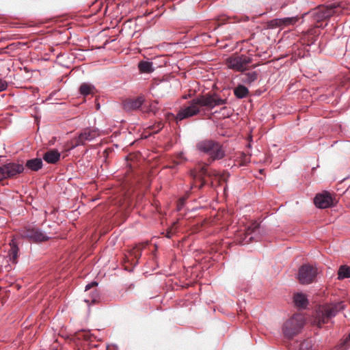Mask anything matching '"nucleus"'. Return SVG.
<instances>
[{"label": "nucleus", "instance_id": "f257e3e1", "mask_svg": "<svg viewBox=\"0 0 350 350\" xmlns=\"http://www.w3.org/2000/svg\"><path fill=\"white\" fill-rule=\"evenodd\" d=\"M344 308L345 304L342 301L332 302L320 306L316 310L314 324L321 327L323 324L328 323Z\"/></svg>", "mask_w": 350, "mask_h": 350}, {"label": "nucleus", "instance_id": "f03ea898", "mask_svg": "<svg viewBox=\"0 0 350 350\" xmlns=\"http://www.w3.org/2000/svg\"><path fill=\"white\" fill-rule=\"evenodd\" d=\"M196 150L201 154L208 155L213 160L221 159L225 152L221 146L217 142L211 139H204L196 144Z\"/></svg>", "mask_w": 350, "mask_h": 350}, {"label": "nucleus", "instance_id": "7ed1b4c3", "mask_svg": "<svg viewBox=\"0 0 350 350\" xmlns=\"http://www.w3.org/2000/svg\"><path fill=\"white\" fill-rule=\"evenodd\" d=\"M305 319L301 314H295L286 320L282 326L284 336L291 339L297 334L303 328Z\"/></svg>", "mask_w": 350, "mask_h": 350}, {"label": "nucleus", "instance_id": "20e7f679", "mask_svg": "<svg viewBox=\"0 0 350 350\" xmlns=\"http://www.w3.org/2000/svg\"><path fill=\"white\" fill-rule=\"evenodd\" d=\"M226 62L228 68L235 72H244L252 62V58L245 55H232Z\"/></svg>", "mask_w": 350, "mask_h": 350}, {"label": "nucleus", "instance_id": "39448f33", "mask_svg": "<svg viewBox=\"0 0 350 350\" xmlns=\"http://www.w3.org/2000/svg\"><path fill=\"white\" fill-rule=\"evenodd\" d=\"M319 270L315 265L304 264L300 267L297 273V279L302 284H309L314 282Z\"/></svg>", "mask_w": 350, "mask_h": 350}, {"label": "nucleus", "instance_id": "423d86ee", "mask_svg": "<svg viewBox=\"0 0 350 350\" xmlns=\"http://www.w3.org/2000/svg\"><path fill=\"white\" fill-rule=\"evenodd\" d=\"M198 107L211 110L217 106L222 105L226 100L219 97L216 94H206L195 98Z\"/></svg>", "mask_w": 350, "mask_h": 350}, {"label": "nucleus", "instance_id": "0eeeda50", "mask_svg": "<svg viewBox=\"0 0 350 350\" xmlns=\"http://www.w3.org/2000/svg\"><path fill=\"white\" fill-rule=\"evenodd\" d=\"M243 235V238L238 240L239 243L242 245L249 244L252 241H259L260 239V224L257 221L252 222L246 228Z\"/></svg>", "mask_w": 350, "mask_h": 350}, {"label": "nucleus", "instance_id": "6e6552de", "mask_svg": "<svg viewBox=\"0 0 350 350\" xmlns=\"http://www.w3.org/2000/svg\"><path fill=\"white\" fill-rule=\"evenodd\" d=\"M21 236L35 242L47 241L50 237L38 228H27L21 233Z\"/></svg>", "mask_w": 350, "mask_h": 350}, {"label": "nucleus", "instance_id": "1a4fd4ad", "mask_svg": "<svg viewBox=\"0 0 350 350\" xmlns=\"http://www.w3.org/2000/svg\"><path fill=\"white\" fill-rule=\"evenodd\" d=\"M200 112V108L195 100L193 99L189 102V105L180 109L176 115V120H183L186 118L194 116Z\"/></svg>", "mask_w": 350, "mask_h": 350}, {"label": "nucleus", "instance_id": "9d476101", "mask_svg": "<svg viewBox=\"0 0 350 350\" xmlns=\"http://www.w3.org/2000/svg\"><path fill=\"white\" fill-rule=\"evenodd\" d=\"M298 20L297 16L274 18L268 22L267 27L270 29L287 27L294 25Z\"/></svg>", "mask_w": 350, "mask_h": 350}, {"label": "nucleus", "instance_id": "9b49d317", "mask_svg": "<svg viewBox=\"0 0 350 350\" xmlns=\"http://www.w3.org/2000/svg\"><path fill=\"white\" fill-rule=\"evenodd\" d=\"M314 203L318 208H326L332 205L333 199L329 192L325 191L322 193H319L315 196Z\"/></svg>", "mask_w": 350, "mask_h": 350}, {"label": "nucleus", "instance_id": "f8f14e48", "mask_svg": "<svg viewBox=\"0 0 350 350\" xmlns=\"http://www.w3.org/2000/svg\"><path fill=\"white\" fill-rule=\"evenodd\" d=\"M144 97L142 96L135 98L126 99L123 102V108L126 111L138 109L144 103Z\"/></svg>", "mask_w": 350, "mask_h": 350}, {"label": "nucleus", "instance_id": "ddd939ff", "mask_svg": "<svg viewBox=\"0 0 350 350\" xmlns=\"http://www.w3.org/2000/svg\"><path fill=\"white\" fill-rule=\"evenodd\" d=\"M99 135L98 131L94 129L84 130L79 136V144H83L86 141H92Z\"/></svg>", "mask_w": 350, "mask_h": 350}, {"label": "nucleus", "instance_id": "4468645a", "mask_svg": "<svg viewBox=\"0 0 350 350\" xmlns=\"http://www.w3.org/2000/svg\"><path fill=\"white\" fill-rule=\"evenodd\" d=\"M7 168V172H8L10 178L14 177L17 174H19L23 172L25 168L22 164L16 163H8L5 164Z\"/></svg>", "mask_w": 350, "mask_h": 350}, {"label": "nucleus", "instance_id": "2eb2a0df", "mask_svg": "<svg viewBox=\"0 0 350 350\" xmlns=\"http://www.w3.org/2000/svg\"><path fill=\"white\" fill-rule=\"evenodd\" d=\"M60 152L57 150H51L46 152L44 156L43 159L48 163H55L60 159Z\"/></svg>", "mask_w": 350, "mask_h": 350}, {"label": "nucleus", "instance_id": "dca6fc26", "mask_svg": "<svg viewBox=\"0 0 350 350\" xmlns=\"http://www.w3.org/2000/svg\"><path fill=\"white\" fill-rule=\"evenodd\" d=\"M42 160L40 158L27 160L25 163V166L28 170L34 172H37L40 170L42 167Z\"/></svg>", "mask_w": 350, "mask_h": 350}, {"label": "nucleus", "instance_id": "f3484780", "mask_svg": "<svg viewBox=\"0 0 350 350\" xmlns=\"http://www.w3.org/2000/svg\"><path fill=\"white\" fill-rule=\"evenodd\" d=\"M337 6L335 5V4H332L329 6H326V7H321L319 9V18H329L331 16H332L334 14V9L336 8Z\"/></svg>", "mask_w": 350, "mask_h": 350}, {"label": "nucleus", "instance_id": "a211bd4d", "mask_svg": "<svg viewBox=\"0 0 350 350\" xmlns=\"http://www.w3.org/2000/svg\"><path fill=\"white\" fill-rule=\"evenodd\" d=\"M10 249L8 252V258H9L10 262L12 264H16L17 262L18 247L14 244L13 240H12V243H10Z\"/></svg>", "mask_w": 350, "mask_h": 350}, {"label": "nucleus", "instance_id": "6ab92c4d", "mask_svg": "<svg viewBox=\"0 0 350 350\" xmlns=\"http://www.w3.org/2000/svg\"><path fill=\"white\" fill-rule=\"evenodd\" d=\"M138 69L141 73H151L154 70L153 63L150 61H141L138 64Z\"/></svg>", "mask_w": 350, "mask_h": 350}, {"label": "nucleus", "instance_id": "aec40b11", "mask_svg": "<svg viewBox=\"0 0 350 350\" xmlns=\"http://www.w3.org/2000/svg\"><path fill=\"white\" fill-rule=\"evenodd\" d=\"M294 301L299 308H305L308 305V299L306 296L301 293H297L294 295Z\"/></svg>", "mask_w": 350, "mask_h": 350}, {"label": "nucleus", "instance_id": "412c9836", "mask_svg": "<svg viewBox=\"0 0 350 350\" xmlns=\"http://www.w3.org/2000/svg\"><path fill=\"white\" fill-rule=\"evenodd\" d=\"M234 94L237 98H243L249 94L248 88L243 85H239L234 89Z\"/></svg>", "mask_w": 350, "mask_h": 350}, {"label": "nucleus", "instance_id": "4be33fe9", "mask_svg": "<svg viewBox=\"0 0 350 350\" xmlns=\"http://www.w3.org/2000/svg\"><path fill=\"white\" fill-rule=\"evenodd\" d=\"M258 73L256 71L248 72L243 75L242 81L247 84H250L258 78Z\"/></svg>", "mask_w": 350, "mask_h": 350}, {"label": "nucleus", "instance_id": "5701e85b", "mask_svg": "<svg viewBox=\"0 0 350 350\" xmlns=\"http://www.w3.org/2000/svg\"><path fill=\"white\" fill-rule=\"evenodd\" d=\"M94 86L88 83H83L79 88V92L83 96H88L93 93Z\"/></svg>", "mask_w": 350, "mask_h": 350}, {"label": "nucleus", "instance_id": "b1692460", "mask_svg": "<svg viewBox=\"0 0 350 350\" xmlns=\"http://www.w3.org/2000/svg\"><path fill=\"white\" fill-rule=\"evenodd\" d=\"M349 278H350V267L346 265L340 266L338 271V278L343 280Z\"/></svg>", "mask_w": 350, "mask_h": 350}, {"label": "nucleus", "instance_id": "393cba45", "mask_svg": "<svg viewBox=\"0 0 350 350\" xmlns=\"http://www.w3.org/2000/svg\"><path fill=\"white\" fill-rule=\"evenodd\" d=\"M190 175L193 178H198L200 180H202L204 176L208 175V167L206 165L202 166L198 174L195 171H191Z\"/></svg>", "mask_w": 350, "mask_h": 350}, {"label": "nucleus", "instance_id": "a878e982", "mask_svg": "<svg viewBox=\"0 0 350 350\" xmlns=\"http://www.w3.org/2000/svg\"><path fill=\"white\" fill-rule=\"evenodd\" d=\"M7 168L5 165H2L0 166V181L6 178H10L8 172H7Z\"/></svg>", "mask_w": 350, "mask_h": 350}, {"label": "nucleus", "instance_id": "bb28decb", "mask_svg": "<svg viewBox=\"0 0 350 350\" xmlns=\"http://www.w3.org/2000/svg\"><path fill=\"white\" fill-rule=\"evenodd\" d=\"M299 350H312V341L306 340L300 344Z\"/></svg>", "mask_w": 350, "mask_h": 350}, {"label": "nucleus", "instance_id": "cd10ccee", "mask_svg": "<svg viewBox=\"0 0 350 350\" xmlns=\"http://www.w3.org/2000/svg\"><path fill=\"white\" fill-rule=\"evenodd\" d=\"M98 298V293L96 291H93L92 295V299H85V301L87 303H89L90 301H92L93 303L96 302L97 299Z\"/></svg>", "mask_w": 350, "mask_h": 350}, {"label": "nucleus", "instance_id": "c85d7f7f", "mask_svg": "<svg viewBox=\"0 0 350 350\" xmlns=\"http://www.w3.org/2000/svg\"><path fill=\"white\" fill-rule=\"evenodd\" d=\"M8 88V83L5 80L0 79V92L5 90Z\"/></svg>", "mask_w": 350, "mask_h": 350}, {"label": "nucleus", "instance_id": "c756f323", "mask_svg": "<svg viewBox=\"0 0 350 350\" xmlns=\"http://www.w3.org/2000/svg\"><path fill=\"white\" fill-rule=\"evenodd\" d=\"M97 285H98V283L96 282H92L91 283H89L85 286V291H88V290L91 289L92 287L97 286Z\"/></svg>", "mask_w": 350, "mask_h": 350}, {"label": "nucleus", "instance_id": "7c9ffc66", "mask_svg": "<svg viewBox=\"0 0 350 350\" xmlns=\"http://www.w3.org/2000/svg\"><path fill=\"white\" fill-rule=\"evenodd\" d=\"M166 237H168V238H170L171 237V232H168L166 234Z\"/></svg>", "mask_w": 350, "mask_h": 350}, {"label": "nucleus", "instance_id": "2f4dec72", "mask_svg": "<svg viewBox=\"0 0 350 350\" xmlns=\"http://www.w3.org/2000/svg\"><path fill=\"white\" fill-rule=\"evenodd\" d=\"M204 185V183H202L200 186H199V189H200Z\"/></svg>", "mask_w": 350, "mask_h": 350}, {"label": "nucleus", "instance_id": "473e14b6", "mask_svg": "<svg viewBox=\"0 0 350 350\" xmlns=\"http://www.w3.org/2000/svg\"><path fill=\"white\" fill-rule=\"evenodd\" d=\"M196 187L194 185H191V188H193V187Z\"/></svg>", "mask_w": 350, "mask_h": 350}, {"label": "nucleus", "instance_id": "72a5a7b5", "mask_svg": "<svg viewBox=\"0 0 350 350\" xmlns=\"http://www.w3.org/2000/svg\"><path fill=\"white\" fill-rule=\"evenodd\" d=\"M348 338L350 339V334H349Z\"/></svg>", "mask_w": 350, "mask_h": 350}]
</instances>
